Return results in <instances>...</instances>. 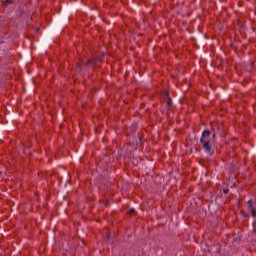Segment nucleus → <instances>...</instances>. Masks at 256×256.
I'll use <instances>...</instances> for the list:
<instances>
[{
	"label": "nucleus",
	"instance_id": "2",
	"mask_svg": "<svg viewBox=\"0 0 256 256\" xmlns=\"http://www.w3.org/2000/svg\"><path fill=\"white\" fill-rule=\"evenodd\" d=\"M248 203H249V207H250L252 217H256V210H255V208H253V203L251 202V200L248 201Z\"/></svg>",
	"mask_w": 256,
	"mask_h": 256
},
{
	"label": "nucleus",
	"instance_id": "5",
	"mask_svg": "<svg viewBox=\"0 0 256 256\" xmlns=\"http://www.w3.org/2000/svg\"><path fill=\"white\" fill-rule=\"evenodd\" d=\"M224 193H229V190H224Z\"/></svg>",
	"mask_w": 256,
	"mask_h": 256
},
{
	"label": "nucleus",
	"instance_id": "6",
	"mask_svg": "<svg viewBox=\"0 0 256 256\" xmlns=\"http://www.w3.org/2000/svg\"><path fill=\"white\" fill-rule=\"evenodd\" d=\"M6 4H9V0H6Z\"/></svg>",
	"mask_w": 256,
	"mask_h": 256
},
{
	"label": "nucleus",
	"instance_id": "1",
	"mask_svg": "<svg viewBox=\"0 0 256 256\" xmlns=\"http://www.w3.org/2000/svg\"><path fill=\"white\" fill-rule=\"evenodd\" d=\"M215 134L211 135L209 130H205L200 138V143L208 155H213V146L215 145Z\"/></svg>",
	"mask_w": 256,
	"mask_h": 256
},
{
	"label": "nucleus",
	"instance_id": "3",
	"mask_svg": "<svg viewBox=\"0 0 256 256\" xmlns=\"http://www.w3.org/2000/svg\"><path fill=\"white\" fill-rule=\"evenodd\" d=\"M171 103H172L171 99H168L167 100V105H171Z\"/></svg>",
	"mask_w": 256,
	"mask_h": 256
},
{
	"label": "nucleus",
	"instance_id": "7",
	"mask_svg": "<svg viewBox=\"0 0 256 256\" xmlns=\"http://www.w3.org/2000/svg\"><path fill=\"white\" fill-rule=\"evenodd\" d=\"M165 95H169V92H166Z\"/></svg>",
	"mask_w": 256,
	"mask_h": 256
},
{
	"label": "nucleus",
	"instance_id": "4",
	"mask_svg": "<svg viewBox=\"0 0 256 256\" xmlns=\"http://www.w3.org/2000/svg\"><path fill=\"white\" fill-rule=\"evenodd\" d=\"M130 213H135V209H134V208H131V209H130Z\"/></svg>",
	"mask_w": 256,
	"mask_h": 256
}]
</instances>
